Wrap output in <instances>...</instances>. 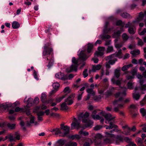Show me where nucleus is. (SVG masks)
<instances>
[{
  "label": "nucleus",
  "mask_w": 146,
  "mask_h": 146,
  "mask_svg": "<svg viewBox=\"0 0 146 146\" xmlns=\"http://www.w3.org/2000/svg\"><path fill=\"white\" fill-rule=\"evenodd\" d=\"M126 95L125 91L123 92H119L116 93L115 95L116 98H119L118 100H115L113 103V105L115 106L113 108V111L115 112H118L119 114L122 116L124 115L123 112L120 111V109L122 108L124 106V104L121 103L122 99V97Z\"/></svg>",
  "instance_id": "f257e3e1"
},
{
  "label": "nucleus",
  "mask_w": 146,
  "mask_h": 146,
  "mask_svg": "<svg viewBox=\"0 0 146 146\" xmlns=\"http://www.w3.org/2000/svg\"><path fill=\"white\" fill-rule=\"evenodd\" d=\"M51 44L48 43L45 44L44 46V50L42 54L43 57L46 58V60L49 61L48 64L47 66L48 68L52 65L54 62L53 57L51 53L53 51L52 48L50 47Z\"/></svg>",
  "instance_id": "f03ea898"
},
{
  "label": "nucleus",
  "mask_w": 146,
  "mask_h": 146,
  "mask_svg": "<svg viewBox=\"0 0 146 146\" xmlns=\"http://www.w3.org/2000/svg\"><path fill=\"white\" fill-rule=\"evenodd\" d=\"M78 116L79 119L80 120L82 118V122L83 123H86L84 129H85L86 127L90 126L93 123V121L88 119L89 116V113L88 112H86L84 114L83 113H81L79 115H78Z\"/></svg>",
  "instance_id": "7ed1b4c3"
},
{
  "label": "nucleus",
  "mask_w": 146,
  "mask_h": 146,
  "mask_svg": "<svg viewBox=\"0 0 146 146\" xmlns=\"http://www.w3.org/2000/svg\"><path fill=\"white\" fill-rule=\"evenodd\" d=\"M109 25V22L107 21L106 22L103 30V33L100 35L99 38L103 40H106L108 39L111 38V36L108 35L106 34L110 31V29L108 28V26Z\"/></svg>",
  "instance_id": "20e7f679"
},
{
  "label": "nucleus",
  "mask_w": 146,
  "mask_h": 146,
  "mask_svg": "<svg viewBox=\"0 0 146 146\" xmlns=\"http://www.w3.org/2000/svg\"><path fill=\"white\" fill-rule=\"evenodd\" d=\"M105 133L107 137H110L111 138H113V143L116 144H119L123 141V138L121 136L117 135L115 136L113 134L107 132H105Z\"/></svg>",
  "instance_id": "39448f33"
},
{
  "label": "nucleus",
  "mask_w": 146,
  "mask_h": 146,
  "mask_svg": "<svg viewBox=\"0 0 146 146\" xmlns=\"http://www.w3.org/2000/svg\"><path fill=\"white\" fill-rule=\"evenodd\" d=\"M140 21H137V19L135 21H133L132 23H130L129 22L125 25V27L126 28H129L128 29V32L129 34L131 35L134 34L136 32V29L135 28L133 27V23H138Z\"/></svg>",
  "instance_id": "423d86ee"
},
{
  "label": "nucleus",
  "mask_w": 146,
  "mask_h": 146,
  "mask_svg": "<svg viewBox=\"0 0 146 146\" xmlns=\"http://www.w3.org/2000/svg\"><path fill=\"white\" fill-rule=\"evenodd\" d=\"M72 61L74 64H72L70 66L66 68V71L68 72H71L73 71H76L78 66L77 60H76L75 57H73L72 59Z\"/></svg>",
  "instance_id": "0eeeda50"
},
{
  "label": "nucleus",
  "mask_w": 146,
  "mask_h": 146,
  "mask_svg": "<svg viewBox=\"0 0 146 146\" xmlns=\"http://www.w3.org/2000/svg\"><path fill=\"white\" fill-rule=\"evenodd\" d=\"M99 114H102L104 117L105 119L107 120L105 121V123L108 124L109 122L114 119L115 117H112L110 113H106L104 111H102Z\"/></svg>",
  "instance_id": "6e6552de"
},
{
  "label": "nucleus",
  "mask_w": 146,
  "mask_h": 146,
  "mask_svg": "<svg viewBox=\"0 0 146 146\" xmlns=\"http://www.w3.org/2000/svg\"><path fill=\"white\" fill-rule=\"evenodd\" d=\"M122 54L121 50V49L118 50L116 54H113L109 56H107L105 57V59L106 60H108L109 59H112L113 58H116L117 57L119 58H121V55Z\"/></svg>",
  "instance_id": "1a4fd4ad"
},
{
  "label": "nucleus",
  "mask_w": 146,
  "mask_h": 146,
  "mask_svg": "<svg viewBox=\"0 0 146 146\" xmlns=\"http://www.w3.org/2000/svg\"><path fill=\"white\" fill-rule=\"evenodd\" d=\"M61 129L63 130V133L62 135H60L61 137L66 136L70 133V127L67 125H61Z\"/></svg>",
  "instance_id": "9d476101"
},
{
  "label": "nucleus",
  "mask_w": 146,
  "mask_h": 146,
  "mask_svg": "<svg viewBox=\"0 0 146 146\" xmlns=\"http://www.w3.org/2000/svg\"><path fill=\"white\" fill-rule=\"evenodd\" d=\"M74 120L73 121L71 124V128L72 129L76 128L77 129L81 127L80 122L78 121L76 118H74Z\"/></svg>",
  "instance_id": "9b49d317"
},
{
  "label": "nucleus",
  "mask_w": 146,
  "mask_h": 146,
  "mask_svg": "<svg viewBox=\"0 0 146 146\" xmlns=\"http://www.w3.org/2000/svg\"><path fill=\"white\" fill-rule=\"evenodd\" d=\"M137 69L136 68H134L130 72L131 74L132 75H129L128 74L126 76V79L129 80L134 78L135 75L137 74Z\"/></svg>",
  "instance_id": "f8f14e48"
},
{
  "label": "nucleus",
  "mask_w": 146,
  "mask_h": 146,
  "mask_svg": "<svg viewBox=\"0 0 146 146\" xmlns=\"http://www.w3.org/2000/svg\"><path fill=\"white\" fill-rule=\"evenodd\" d=\"M75 97V94H72L65 99V102L68 105H71L73 102V100Z\"/></svg>",
  "instance_id": "ddd939ff"
},
{
  "label": "nucleus",
  "mask_w": 146,
  "mask_h": 146,
  "mask_svg": "<svg viewBox=\"0 0 146 146\" xmlns=\"http://www.w3.org/2000/svg\"><path fill=\"white\" fill-rule=\"evenodd\" d=\"M55 76L57 78L63 80H67L68 78L67 75H65L62 72L56 73Z\"/></svg>",
  "instance_id": "4468645a"
},
{
  "label": "nucleus",
  "mask_w": 146,
  "mask_h": 146,
  "mask_svg": "<svg viewBox=\"0 0 146 146\" xmlns=\"http://www.w3.org/2000/svg\"><path fill=\"white\" fill-rule=\"evenodd\" d=\"M100 110L98 109L95 110L92 112L91 116L94 119L96 120L100 119L101 117L98 114H96L97 111Z\"/></svg>",
  "instance_id": "2eb2a0df"
},
{
  "label": "nucleus",
  "mask_w": 146,
  "mask_h": 146,
  "mask_svg": "<svg viewBox=\"0 0 146 146\" xmlns=\"http://www.w3.org/2000/svg\"><path fill=\"white\" fill-rule=\"evenodd\" d=\"M79 58L80 60L84 61L86 60L88 57L85 54L84 51H81L79 55Z\"/></svg>",
  "instance_id": "dca6fc26"
},
{
  "label": "nucleus",
  "mask_w": 146,
  "mask_h": 146,
  "mask_svg": "<svg viewBox=\"0 0 146 146\" xmlns=\"http://www.w3.org/2000/svg\"><path fill=\"white\" fill-rule=\"evenodd\" d=\"M132 66V65L131 64H129L127 65H125L123 66L121 68V70L122 71L125 72L124 74L127 75L130 73L129 72L126 70L129 67Z\"/></svg>",
  "instance_id": "f3484780"
},
{
  "label": "nucleus",
  "mask_w": 146,
  "mask_h": 146,
  "mask_svg": "<svg viewBox=\"0 0 146 146\" xmlns=\"http://www.w3.org/2000/svg\"><path fill=\"white\" fill-rule=\"evenodd\" d=\"M109 125H106L105 127L106 129H111L113 128H117V126L115 125L112 122L109 121Z\"/></svg>",
  "instance_id": "a211bd4d"
},
{
  "label": "nucleus",
  "mask_w": 146,
  "mask_h": 146,
  "mask_svg": "<svg viewBox=\"0 0 146 146\" xmlns=\"http://www.w3.org/2000/svg\"><path fill=\"white\" fill-rule=\"evenodd\" d=\"M145 15H146V11L144 13L141 12L139 13V17L137 18V21H140L143 19Z\"/></svg>",
  "instance_id": "6ab92c4d"
},
{
  "label": "nucleus",
  "mask_w": 146,
  "mask_h": 146,
  "mask_svg": "<svg viewBox=\"0 0 146 146\" xmlns=\"http://www.w3.org/2000/svg\"><path fill=\"white\" fill-rule=\"evenodd\" d=\"M111 81L113 84H115L116 85L119 86H120L121 84V81L119 80H115V78L113 77L111 80Z\"/></svg>",
  "instance_id": "aec40b11"
},
{
  "label": "nucleus",
  "mask_w": 146,
  "mask_h": 146,
  "mask_svg": "<svg viewBox=\"0 0 146 146\" xmlns=\"http://www.w3.org/2000/svg\"><path fill=\"white\" fill-rule=\"evenodd\" d=\"M122 128L125 129V132L126 135H130L129 133L131 131V129L129 127H128L127 125H125L123 126Z\"/></svg>",
  "instance_id": "412c9836"
},
{
  "label": "nucleus",
  "mask_w": 146,
  "mask_h": 146,
  "mask_svg": "<svg viewBox=\"0 0 146 146\" xmlns=\"http://www.w3.org/2000/svg\"><path fill=\"white\" fill-rule=\"evenodd\" d=\"M124 31L123 28H121L120 31H118L114 33L113 34V37L114 38L118 37L120 35V34Z\"/></svg>",
  "instance_id": "4be33fe9"
},
{
  "label": "nucleus",
  "mask_w": 146,
  "mask_h": 146,
  "mask_svg": "<svg viewBox=\"0 0 146 146\" xmlns=\"http://www.w3.org/2000/svg\"><path fill=\"white\" fill-rule=\"evenodd\" d=\"M105 135L107 138L104 139V143L106 144L113 143V138H111L110 137H107L106 135V134Z\"/></svg>",
  "instance_id": "5701e85b"
},
{
  "label": "nucleus",
  "mask_w": 146,
  "mask_h": 146,
  "mask_svg": "<svg viewBox=\"0 0 146 146\" xmlns=\"http://www.w3.org/2000/svg\"><path fill=\"white\" fill-rule=\"evenodd\" d=\"M120 70L119 69L117 68L115 70L114 72V76L117 78H118L120 75Z\"/></svg>",
  "instance_id": "b1692460"
},
{
  "label": "nucleus",
  "mask_w": 146,
  "mask_h": 146,
  "mask_svg": "<svg viewBox=\"0 0 146 146\" xmlns=\"http://www.w3.org/2000/svg\"><path fill=\"white\" fill-rule=\"evenodd\" d=\"M12 26L13 29H17L20 27V25L18 22L14 21L12 23Z\"/></svg>",
  "instance_id": "393cba45"
},
{
  "label": "nucleus",
  "mask_w": 146,
  "mask_h": 146,
  "mask_svg": "<svg viewBox=\"0 0 146 146\" xmlns=\"http://www.w3.org/2000/svg\"><path fill=\"white\" fill-rule=\"evenodd\" d=\"M95 141L96 142V140L98 139V141L97 143V144L100 143V139L102 138V136L100 133L97 134L95 136Z\"/></svg>",
  "instance_id": "a878e982"
},
{
  "label": "nucleus",
  "mask_w": 146,
  "mask_h": 146,
  "mask_svg": "<svg viewBox=\"0 0 146 146\" xmlns=\"http://www.w3.org/2000/svg\"><path fill=\"white\" fill-rule=\"evenodd\" d=\"M134 82H133V81L132 80H130L127 83V88L130 89H133V84Z\"/></svg>",
  "instance_id": "bb28decb"
},
{
  "label": "nucleus",
  "mask_w": 146,
  "mask_h": 146,
  "mask_svg": "<svg viewBox=\"0 0 146 146\" xmlns=\"http://www.w3.org/2000/svg\"><path fill=\"white\" fill-rule=\"evenodd\" d=\"M101 68V66L100 64H98L96 66H92V70L94 72H95L96 70H99Z\"/></svg>",
  "instance_id": "cd10ccee"
},
{
  "label": "nucleus",
  "mask_w": 146,
  "mask_h": 146,
  "mask_svg": "<svg viewBox=\"0 0 146 146\" xmlns=\"http://www.w3.org/2000/svg\"><path fill=\"white\" fill-rule=\"evenodd\" d=\"M93 45L92 44L88 43V47L87 49V52L88 53H91L92 50L93 48Z\"/></svg>",
  "instance_id": "c85d7f7f"
},
{
  "label": "nucleus",
  "mask_w": 146,
  "mask_h": 146,
  "mask_svg": "<svg viewBox=\"0 0 146 146\" xmlns=\"http://www.w3.org/2000/svg\"><path fill=\"white\" fill-rule=\"evenodd\" d=\"M61 107L62 110H66L68 109V107L67 106V104L65 102L62 103L61 105Z\"/></svg>",
  "instance_id": "c756f323"
},
{
  "label": "nucleus",
  "mask_w": 146,
  "mask_h": 146,
  "mask_svg": "<svg viewBox=\"0 0 146 146\" xmlns=\"http://www.w3.org/2000/svg\"><path fill=\"white\" fill-rule=\"evenodd\" d=\"M130 53L133 56H135L136 55L140 54V51L139 50H135L132 51Z\"/></svg>",
  "instance_id": "7c9ffc66"
},
{
  "label": "nucleus",
  "mask_w": 146,
  "mask_h": 146,
  "mask_svg": "<svg viewBox=\"0 0 146 146\" xmlns=\"http://www.w3.org/2000/svg\"><path fill=\"white\" fill-rule=\"evenodd\" d=\"M65 146H77V144L75 142L70 141L65 145Z\"/></svg>",
  "instance_id": "2f4dec72"
},
{
  "label": "nucleus",
  "mask_w": 146,
  "mask_h": 146,
  "mask_svg": "<svg viewBox=\"0 0 146 146\" xmlns=\"http://www.w3.org/2000/svg\"><path fill=\"white\" fill-rule=\"evenodd\" d=\"M66 142V140L65 139H60L57 141L58 143L59 144V145H63Z\"/></svg>",
  "instance_id": "473e14b6"
},
{
  "label": "nucleus",
  "mask_w": 146,
  "mask_h": 146,
  "mask_svg": "<svg viewBox=\"0 0 146 146\" xmlns=\"http://www.w3.org/2000/svg\"><path fill=\"white\" fill-rule=\"evenodd\" d=\"M122 37L123 40L124 42L126 41L129 38L128 36L125 33H123L122 34Z\"/></svg>",
  "instance_id": "72a5a7b5"
},
{
  "label": "nucleus",
  "mask_w": 146,
  "mask_h": 146,
  "mask_svg": "<svg viewBox=\"0 0 146 146\" xmlns=\"http://www.w3.org/2000/svg\"><path fill=\"white\" fill-rule=\"evenodd\" d=\"M109 60L108 62L109 63V64L111 65L114 64L115 63V62L117 60V59L115 58L112 59H109Z\"/></svg>",
  "instance_id": "f704fd0d"
},
{
  "label": "nucleus",
  "mask_w": 146,
  "mask_h": 146,
  "mask_svg": "<svg viewBox=\"0 0 146 146\" xmlns=\"http://www.w3.org/2000/svg\"><path fill=\"white\" fill-rule=\"evenodd\" d=\"M70 138L72 140L75 139H76L77 140H79L81 138V137L79 135H75L71 136Z\"/></svg>",
  "instance_id": "c9c22d12"
},
{
  "label": "nucleus",
  "mask_w": 146,
  "mask_h": 146,
  "mask_svg": "<svg viewBox=\"0 0 146 146\" xmlns=\"http://www.w3.org/2000/svg\"><path fill=\"white\" fill-rule=\"evenodd\" d=\"M46 94H42V96L41 97V101L42 102H45L46 101Z\"/></svg>",
  "instance_id": "e433bc0d"
},
{
  "label": "nucleus",
  "mask_w": 146,
  "mask_h": 146,
  "mask_svg": "<svg viewBox=\"0 0 146 146\" xmlns=\"http://www.w3.org/2000/svg\"><path fill=\"white\" fill-rule=\"evenodd\" d=\"M79 133L80 135L82 134L84 136L88 135L89 134V133L88 132L85 131H83L82 130L80 131L79 132Z\"/></svg>",
  "instance_id": "4c0bfd02"
},
{
  "label": "nucleus",
  "mask_w": 146,
  "mask_h": 146,
  "mask_svg": "<svg viewBox=\"0 0 146 146\" xmlns=\"http://www.w3.org/2000/svg\"><path fill=\"white\" fill-rule=\"evenodd\" d=\"M116 25L117 26L120 25L122 27L121 28H123L125 25V23L124 22H122L121 20H119L117 22Z\"/></svg>",
  "instance_id": "58836bf2"
},
{
  "label": "nucleus",
  "mask_w": 146,
  "mask_h": 146,
  "mask_svg": "<svg viewBox=\"0 0 146 146\" xmlns=\"http://www.w3.org/2000/svg\"><path fill=\"white\" fill-rule=\"evenodd\" d=\"M121 15L123 17L125 18H130V15L126 13H123Z\"/></svg>",
  "instance_id": "ea45409f"
},
{
  "label": "nucleus",
  "mask_w": 146,
  "mask_h": 146,
  "mask_svg": "<svg viewBox=\"0 0 146 146\" xmlns=\"http://www.w3.org/2000/svg\"><path fill=\"white\" fill-rule=\"evenodd\" d=\"M87 92L89 94H92L93 95H94L95 93L93 90V89L88 88L86 90Z\"/></svg>",
  "instance_id": "a19ab883"
},
{
  "label": "nucleus",
  "mask_w": 146,
  "mask_h": 146,
  "mask_svg": "<svg viewBox=\"0 0 146 146\" xmlns=\"http://www.w3.org/2000/svg\"><path fill=\"white\" fill-rule=\"evenodd\" d=\"M16 124L15 123L11 124L8 123L7 124V127L11 129H13L15 128Z\"/></svg>",
  "instance_id": "79ce46f5"
},
{
  "label": "nucleus",
  "mask_w": 146,
  "mask_h": 146,
  "mask_svg": "<svg viewBox=\"0 0 146 146\" xmlns=\"http://www.w3.org/2000/svg\"><path fill=\"white\" fill-rule=\"evenodd\" d=\"M93 142L91 139H89L88 140V142H86L85 143L83 146H90V144L92 143Z\"/></svg>",
  "instance_id": "37998d69"
},
{
  "label": "nucleus",
  "mask_w": 146,
  "mask_h": 146,
  "mask_svg": "<svg viewBox=\"0 0 146 146\" xmlns=\"http://www.w3.org/2000/svg\"><path fill=\"white\" fill-rule=\"evenodd\" d=\"M52 86L54 89L57 90L59 87L60 84L58 82L54 83L53 84Z\"/></svg>",
  "instance_id": "c03bdc74"
},
{
  "label": "nucleus",
  "mask_w": 146,
  "mask_h": 146,
  "mask_svg": "<svg viewBox=\"0 0 146 146\" xmlns=\"http://www.w3.org/2000/svg\"><path fill=\"white\" fill-rule=\"evenodd\" d=\"M9 136L8 139H9V141H15V138L12 134H10L8 135Z\"/></svg>",
  "instance_id": "a18cd8bd"
},
{
  "label": "nucleus",
  "mask_w": 146,
  "mask_h": 146,
  "mask_svg": "<svg viewBox=\"0 0 146 146\" xmlns=\"http://www.w3.org/2000/svg\"><path fill=\"white\" fill-rule=\"evenodd\" d=\"M140 112L143 116H145L146 114V110L143 108L140 109Z\"/></svg>",
  "instance_id": "49530a36"
},
{
  "label": "nucleus",
  "mask_w": 146,
  "mask_h": 146,
  "mask_svg": "<svg viewBox=\"0 0 146 146\" xmlns=\"http://www.w3.org/2000/svg\"><path fill=\"white\" fill-rule=\"evenodd\" d=\"M139 88L141 90H146V84L140 85Z\"/></svg>",
  "instance_id": "de8ad7c7"
},
{
  "label": "nucleus",
  "mask_w": 146,
  "mask_h": 146,
  "mask_svg": "<svg viewBox=\"0 0 146 146\" xmlns=\"http://www.w3.org/2000/svg\"><path fill=\"white\" fill-rule=\"evenodd\" d=\"M15 138L18 140L20 139V135L18 132H16L15 133Z\"/></svg>",
  "instance_id": "09e8293b"
},
{
  "label": "nucleus",
  "mask_w": 146,
  "mask_h": 146,
  "mask_svg": "<svg viewBox=\"0 0 146 146\" xmlns=\"http://www.w3.org/2000/svg\"><path fill=\"white\" fill-rule=\"evenodd\" d=\"M133 97L135 100H138L139 99L140 96L139 94H133Z\"/></svg>",
  "instance_id": "8fccbe9b"
},
{
  "label": "nucleus",
  "mask_w": 146,
  "mask_h": 146,
  "mask_svg": "<svg viewBox=\"0 0 146 146\" xmlns=\"http://www.w3.org/2000/svg\"><path fill=\"white\" fill-rule=\"evenodd\" d=\"M12 106V104H6L4 105V108L5 110H8Z\"/></svg>",
  "instance_id": "3c124183"
},
{
  "label": "nucleus",
  "mask_w": 146,
  "mask_h": 146,
  "mask_svg": "<svg viewBox=\"0 0 146 146\" xmlns=\"http://www.w3.org/2000/svg\"><path fill=\"white\" fill-rule=\"evenodd\" d=\"M44 114V112L42 111H38L36 112L37 116H43Z\"/></svg>",
  "instance_id": "603ef678"
},
{
  "label": "nucleus",
  "mask_w": 146,
  "mask_h": 146,
  "mask_svg": "<svg viewBox=\"0 0 146 146\" xmlns=\"http://www.w3.org/2000/svg\"><path fill=\"white\" fill-rule=\"evenodd\" d=\"M65 97V95L62 96V97L57 98L56 99V101L57 103H59Z\"/></svg>",
  "instance_id": "864d4df0"
},
{
  "label": "nucleus",
  "mask_w": 146,
  "mask_h": 146,
  "mask_svg": "<svg viewBox=\"0 0 146 146\" xmlns=\"http://www.w3.org/2000/svg\"><path fill=\"white\" fill-rule=\"evenodd\" d=\"M32 104L28 103L27 106L24 107V109H25V111H27V110H29V108H30L32 106Z\"/></svg>",
  "instance_id": "5fc2aeb1"
},
{
  "label": "nucleus",
  "mask_w": 146,
  "mask_h": 146,
  "mask_svg": "<svg viewBox=\"0 0 146 146\" xmlns=\"http://www.w3.org/2000/svg\"><path fill=\"white\" fill-rule=\"evenodd\" d=\"M83 74L84 77V78H86L88 76V74L87 73V70L86 69H85L83 72Z\"/></svg>",
  "instance_id": "6e6d98bb"
},
{
  "label": "nucleus",
  "mask_w": 146,
  "mask_h": 146,
  "mask_svg": "<svg viewBox=\"0 0 146 146\" xmlns=\"http://www.w3.org/2000/svg\"><path fill=\"white\" fill-rule=\"evenodd\" d=\"M102 125H98L94 127V129L95 130H98L102 128Z\"/></svg>",
  "instance_id": "4d7b16f0"
},
{
  "label": "nucleus",
  "mask_w": 146,
  "mask_h": 146,
  "mask_svg": "<svg viewBox=\"0 0 146 146\" xmlns=\"http://www.w3.org/2000/svg\"><path fill=\"white\" fill-rule=\"evenodd\" d=\"M59 134H60V135H62L63 133H62L60 130L58 128H56V131L55 132V135H58Z\"/></svg>",
  "instance_id": "13d9d810"
},
{
  "label": "nucleus",
  "mask_w": 146,
  "mask_h": 146,
  "mask_svg": "<svg viewBox=\"0 0 146 146\" xmlns=\"http://www.w3.org/2000/svg\"><path fill=\"white\" fill-rule=\"evenodd\" d=\"M102 98V96L101 95H98V96H95L94 98V100L97 101H99Z\"/></svg>",
  "instance_id": "bf43d9fd"
},
{
  "label": "nucleus",
  "mask_w": 146,
  "mask_h": 146,
  "mask_svg": "<svg viewBox=\"0 0 146 146\" xmlns=\"http://www.w3.org/2000/svg\"><path fill=\"white\" fill-rule=\"evenodd\" d=\"M125 96H125H123L122 97V100L121 102V103H123L124 104H124L125 103H128L129 102L130 100V99L129 98H127L125 100V101H123V97Z\"/></svg>",
  "instance_id": "052dcab7"
},
{
  "label": "nucleus",
  "mask_w": 146,
  "mask_h": 146,
  "mask_svg": "<svg viewBox=\"0 0 146 146\" xmlns=\"http://www.w3.org/2000/svg\"><path fill=\"white\" fill-rule=\"evenodd\" d=\"M104 54V52H102L98 51L96 52L95 53V55H97V56H102Z\"/></svg>",
  "instance_id": "680f3d73"
},
{
  "label": "nucleus",
  "mask_w": 146,
  "mask_h": 146,
  "mask_svg": "<svg viewBox=\"0 0 146 146\" xmlns=\"http://www.w3.org/2000/svg\"><path fill=\"white\" fill-rule=\"evenodd\" d=\"M112 94V92L111 90H108L106 92V95L107 97H109L111 96Z\"/></svg>",
  "instance_id": "e2e57ef3"
},
{
  "label": "nucleus",
  "mask_w": 146,
  "mask_h": 146,
  "mask_svg": "<svg viewBox=\"0 0 146 146\" xmlns=\"http://www.w3.org/2000/svg\"><path fill=\"white\" fill-rule=\"evenodd\" d=\"M24 109L21 108H19V107H17L15 108V111L16 112H18L20 111H23Z\"/></svg>",
  "instance_id": "0e129e2a"
},
{
  "label": "nucleus",
  "mask_w": 146,
  "mask_h": 146,
  "mask_svg": "<svg viewBox=\"0 0 146 146\" xmlns=\"http://www.w3.org/2000/svg\"><path fill=\"white\" fill-rule=\"evenodd\" d=\"M113 48L112 46H108L107 49V52H110L113 51Z\"/></svg>",
  "instance_id": "69168bd1"
},
{
  "label": "nucleus",
  "mask_w": 146,
  "mask_h": 146,
  "mask_svg": "<svg viewBox=\"0 0 146 146\" xmlns=\"http://www.w3.org/2000/svg\"><path fill=\"white\" fill-rule=\"evenodd\" d=\"M123 44L122 43H115V46L116 48H119L122 47Z\"/></svg>",
  "instance_id": "338daca9"
},
{
  "label": "nucleus",
  "mask_w": 146,
  "mask_h": 146,
  "mask_svg": "<svg viewBox=\"0 0 146 146\" xmlns=\"http://www.w3.org/2000/svg\"><path fill=\"white\" fill-rule=\"evenodd\" d=\"M146 104V100L143 99L142 101L140 102V104L141 106H143Z\"/></svg>",
  "instance_id": "774afa93"
}]
</instances>
